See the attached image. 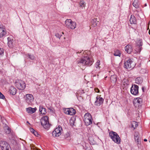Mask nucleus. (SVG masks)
I'll return each mask as SVG.
<instances>
[{"mask_svg": "<svg viewBox=\"0 0 150 150\" xmlns=\"http://www.w3.org/2000/svg\"><path fill=\"white\" fill-rule=\"evenodd\" d=\"M94 61L93 59L88 57H84L77 61L78 64L81 63L83 65H91Z\"/></svg>", "mask_w": 150, "mask_h": 150, "instance_id": "f257e3e1", "label": "nucleus"}, {"mask_svg": "<svg viewBox=\"0 0 150 150\" xmlns=\"http://www.w3.org/2000/svg\"><path fill=\"white\" fill-rule=\"evenodd\" d=\"M109 136L111 139L115 143L117 144L120 143L121 139L117 133L111 131L109 133Z\"/></svg>", "mask_w": 150, "mask_h": 150, "instance_id": "f03ea898", "label": "nucleus"}, {"mask_svg": "<svg viewBox=\"0 0 150 150\" xmlns=\"http://www.w3.org/2000/svg\"><path fill=\"white\" fill-rule=\"evenodd\" d=\"M41 125L46 129L49 128L51 125L49 123L48 117L47 116H44L40 120Z\"/></svg>", "mask_w": 150, "mask_h": 150, "instance_id": "7ed1b4c3", "label": "nucleus"}, {"mask_svg": "<svg viewBox=\"0 0 150 150\" xmlns=\"http://www.w3.org/2000/svg\"><path fill=\"white\" fill-rule=\"evenodd\" d=\"M135 63L131 59L126 60L124 62V67L127 69H133L135 66Z\"/></svg>", "mask_w": 150, "mask_h": 150, "instance_id": "20e7f679", "label": "nucleus"}, {"mask_svg": "<svg viewBox=\"0 0 150 150\" xmlns=\"http://www.w3.org/2000/svg\"><path fill=\"white\" fill-rule=\"evenodd\" d=\"M84 121L86 126L91 124L92 122V119L91 114L88 113H86L84 116Z\"/></svg>", "mask_w": 150, "mask_h": 150, "instance_id": "39448f33", "label": "nucleus"}, {"mask_svg": "<svg viewBox=\"0 0 150 150\" xmlns=\"http://www.w3.org/2000/svg\"><path fill=\"white\" fill-rule=\"evenodd\" d=\"M65 26L69 28L74 29L76 27V23L73 22L70 19H67L65 21Z\"/></svg>", "mask_w": 150, "mask_h": 150, "instance_id": "423d86ee", "label": "nucleus"}, {"mask_svg": "<svg viewBox=\"0 0 150 150\" xmlns=\"http://www.w3.org/2000/svg\"><path fill=\"white\" fill-rule=\"evenodd\" d=\"M16 85L18 89L21 90H23L26 86L24 81L22 80H19L16 82Z\"/></svg>", "mask_w": 150, "mask_h": 150, "instance_id": "0eeeda50", "label": "nucleus"}, {"mask_svg": "<svg viewBox=\"0 0 150 150\" xmlns=\"http://www.w3.org/2000/svg\"><path fill=\"white\" fill-rule=\"evenodd\" d=\"M62 131V127L59 126L58 127L56 128L52 133V136L54 137L59 136L61 134V132Z\"/></svg>", "mask_w": 150, "mask_h": 150, "instance_id": "6e6552de", "label": "nucleus"}, {"mask_svg": "<svg viewBox=\"0 0 150 150\" xmlns=\"http://www.w3.org/2000/svg\"><path fill=\"white\" fill-rule=\"evenodd\" d=\"M0 146L2 150H10L11 149L9 145L4 141H1L0 142Z\"/></svg>", "mask_w": 150, "mask_h": 150, "instance_id": "1a4fd4ad", "label": "nucleus"}, {"mask_svg": "<svg viewBox=\"0 0 150 150\" xmlns=\"http://www.w3.org/2000/svg\"><path fill=\"white\" fill-rule=\"evenodd\" d=\"M64 113L67 114L73 115L76 113V110L72 108H67L64 109Z\"/></svg>", "mask_w": 150, "mask_h": 150, "instance_id": "9d476101", "label": "nucleus"}, {"mask_svg": "<svg viewBox=\"0 0 150 150\" xmlns=\"http://www.w3.org/2000/svg\"><path fill=\"white\" fill-rule=\"evenodd\" d=\"M138 86L137 85H132L130 91L131 93L135 95H137L138 93Z\"/></svg>", "mask_w": 150, "mask_h": 150, "instance_id": "9b49d317", "label": "nucleus"}, {"mask_svg": "<svg viewBox=\"0 0 150 150\" xmlns=\"http://www.w3.org/2000/svg\"><path fill=\"white\" fill-rule=\"evenodd\" d=\"M25 100L28 104H30L33 101L34 98L30 94H27L24 96Z\"/></svg>", "mask_w": 150, "mask_h": 150, "instance_id": "f8f14e48", "label": "nucleus"}, {"mask_svg": "<svg viewBox=\"0 0 150 150\" xmlns=\"http://www.w3.org/2000/svg\"><path fill=\"white\" fill-rule=\"evenodd\" d=\"M135 142L138 146L141 144V139L139 138V134L138 133H135L134 135Z\"/></svg>", "mask_w": 150, "mask_h": 150, "instance_id": "ddd939ff", "label": "nucleus"}, {"mask_svg": "<svg viewBox=\"0 0 150 150\" xmlns=\"http://www.w3.org/2000/svg\"><path fill=\"white\" fill-rule=\"evenodd\" d=\"M6 34V29L4 27L0 26V38L4 36Z\"/></svg>", "mask_w": 150, "mask_h": 150, "instance_id": "4468645a", "label": "nucleus"}, {"mask_svg": "<svg viewBox=\"0 0 150 150\" xmlns=\"http://www.w3.org/2000/svg\"><path fill=\"white\" fill-rule=\"evenodd\" d=\"M96 100L95 101V104L97 105H100L103 102V99L102 97L98 96L96 97Z\"/></svg>", "mask_w": 150, "mask_h": 150, "instance_id": "2eb2a0df", "label": "nucleus"}, {"mask_svg": "<svg viewBox=\"0 0 150 150\" xmlns=\"http://www.w3.org/2000/svg\"><path fill=\"white\" fill-rule=\"evenodd\" d=\"M125 51L128 53H131L133 50L132 46L130 45H127L125 47Z\"/></svg>", "mask_w": 150, "mask_h": 150, "instance_id": "dca6fc26", "label": "nucleus"}, {"mask_svg": "<svg viewBox=\"0 0 150 150\" xmlns=\"http://www.w3.org/2000/svg\"><path fill=\"white\" fill-rule=\"evenodd\" d=\"M137 46L139 48V49L137 51V52H140L142 49V45L143 43L142 40L139 39L137 40Z\"/></svg>", "mask_w": 150, "mask_h": 150, "instance_id": "f3484780", "label": "nucleus"}, {"mask_svg": "<svg viewBox=\"0 0 150 150\" xmlns=\"http://www.w3.org/2000/svg\"><path fill=\"white\" fill-rule=\"evenodd\" d=\"M142 102V99L140 98H136L133 101V104L134 105H138Z\"/></svg>", "mask_w": 150, "mask_h": 150, "instance_id": "a211bd4d", "label": "nucleus"}, {"mask_svg": "<svg viewBox=\"0 0 150 150\" xmlns=\"http://www.w3.org/2000/svg\"><path fill=\"white\" fill-rule=\"evenodd\" d=\"M35 108L29 107L26 108V111L28 113L32 114L35 112Z\"/></svg>", "mask_w": 150, "mask_h": 150, "instance_id": "6ab92c4d", "label": "nucleus"}, {"mask_svg": "<svg viewBox=\"0 0 150 150\" xmlns=\"http://www.w3.org/2000/svg\"><path fill=\"white\" fill-rule=\"evenodd\" d=\"M39 111L41 114L43 115L45 114L46 112V109L41 106H40Z\"/></svg>", "mask_w": 150, "mask_h": 150, "instance_id": "aec40b11", "label": "nucleus"}, {"mask_svg": "<svg viewBox=\"0 0 150 150\" xmlns=\"http://www.w3.org/2000/svg\"><path fill=\"white\" fill-rule=\"evenodd\" d=\"M130 21L131 24L135 23L136 22V19L134 15H131L130 19Z\"/></svg>", "mask_w": 150, "mask_h": 150, "instance_id": "412c9836", "label": "nucleus"}, {"mask_svg": "<svg viewBox=\"0 0 150 150\" xmlns=\"http://www.w3.org/2000/svg\"><path fill=\"white\" fill-rule=\"evenodd\" d=\"M135 82L137 84L141 83L142 82V79L141 77H139L135 79Z\"/></svg>", "mask_w": 150, "mask_h": 150, "instance_id": "4be33fe9", "label": "nucleus"}, {"mask_svg": "<svg viewBox=\"0 0 150 150\" xmlns=\"http://www.w3.org/2000/svg\"><path fill=\"white\" fill-rule=\"evenodd\" d=\"M8 41V45L9 47H11L12 46L13 40L11 39V38L10 37L7 38Z\"/></svg>", "mask_w": 150, "mask_h": 150, "instance_id": "5701e85b", "label": "nucleus"}, {"mask_svg": "<svg viewBox=\"0 0 150 150\" xmlns=\"http://www.w3.org/2000/svg\"><path fill=\"white\" fill-rule=\"evenodd\" d=\"M10 93L12 95H15L16 93V89L13 87H11L10 89Z\"/></svg>", "mask_w": 150, "mask_h": 150, "instance_id": "b1692460", "label": "nucleus"}, {"mask_svg": "<svg viewBox=\"0 0 150 150\" xmlns=\"http://www.w3.org/2000/svg\"><path fill=\"white\" fill-rule=\"evenodd\" d=\"M138 0H135L133 3V6L136 8H139Z\"/></svg>", "mask_w": 150, "mask_h": 150, "instance_id": "393cba45", "label": "nucleus"}, {"mask_svg": "<svg viewBox=\"0 0 150 150\" xmlns=\"http://www.w3.org/2000/svg\"><path fill=\"white\" fill-rule=\"evenodd\" d=\"M110 80L111 82H116L117 79L116 76L115 75H112L110 77Z\"/></svg>", "mask_w": 150, "mask_h": 150, "instance_id": "a878e982", "label": "nucleus"}, {"mask_svg": "<svg viewBox=\"0 0 150 150\" xmlns=\"http://www.w3.org/2000/svg\"><path fill=\"white\" fill-rule=\"evenodd\" d=\"M138 126L137 123L135 121H133L132 123V127L135 129Z\"/></svg>", "mask_w": 150, "mask_h": 150, "instance_id": "bb28decb", "label": "nucleus"}, {"mask_svg": "<svg viewBox=\"0 0 150 150\" xmlns=\"http://www.w3.org/2000/svg\"><path fill=\"white\" fill-rule=\"evenodd\" d=\"M26 56L28 57V58L32 60H33L35 58V57L33 55H31L30 54H26Z\"/></svg>", "mask_w": 150, "mask_h": 150, "instance_id": "cd10ccee", "label": "nucleus"}, {"mask_svg": "<svg viewBox=\"0 0 150 150\" xmlns=\"http://www.w3.org/2000/svg\"><path fill=\"white\" fill-rule=\"evenodd\" d=\"M114 55L115 56L120 57L121 55V53L119 50H117L115 52Z\"/></svg>", "mask_w": 150, "mask_h": 150, "instance_id": "c85d7f7f", "label": "nucleus"}, {"mask_svg": "<svg viewBox=\"0 0 150 150\" xmlns=\"http://www.w3.org/2000/svg\"><path fill=\"white\" fill-rule=\"evenodd\" d=\"M96 19L94 18L92 20L91 23L93 27H95L97 25Z\"/></svg>", "mask_w": 150, "mask_h": 150, "instance_id": "c756f323", "label": "nucleus"}, {"mask_svg": "<svg viewBox=\"0 0 150 150\" xmlns=\"http://www.w3.org/2000/svg\"><path fill=\"white\" fill-rule=\"evenodd\" d=\"M79 5L81 7H84L85 6L84 1L83 0H81L80 2Z\"/></svg>", "mask_w": 150, "mask_h": 150, "instance_id": "7c9ffc66", "label": "nucleus"}, {"mask_svg": "<svg viewBox=\"0 0 150 150\" xmlns=\"http://www.w3.org/2000/svg\"><path fill=\"white\" fill-rule=\"evenodd\" d=\"M4 52V49L3 48H0V58L3 56Z\"/></svg>", "mask_w": 150, "mask_h": 150, "instance_id": "2f4dec72", "label": "nucleus"}, {"mask_svg": "<svg viewBox=\"0 0 150 150\" xmlns=\"http://www.w3.org/2000/svg\"><path fill=\"white\" fill-rule=\"evenodd\" d=\"M96 67L97 68H99V66L100 65V61L99 60H98L96 64Z\"/></svg>", "mask_w": 150, "mask_h": 150, "instance_id": "473e14b6", "label": "nucleus"}, {"mask_svg": "<svg viewBox=\"0 0 150 150\" xmlns=\"http://www.w3.org/2000/svg\"><path fill=\"white\" fill-rule=\"evenodd\" d=\"M62 35L61 34H59V33H57L55 34V36L57 38H59V39H60Z\"/></svg>", "mask_w": 150, "mask_h": 150, "instance_id": "72a5a7b5", "label": "nucleus"}, {"mask_svg": "<svg viewBox=\"0 0 150 150\" xmlns=\"http://www.w3.org/2000/svg\"><path fill=\"white\" fill-rule=\"evenodd\" d=\"M5 97L0 92V98L4 99Z\"/></svg>", "mask_w": 150, "mask_h": 150, "instance_id": "f704fd0d", "label": "nucleus"}, {"mask_svg": "<svg viewBox=\"0 0 150 150\" xmlns=\"http://www.w3.org/2000/svg\"><path fill=\"white\" fill-rule=\"evenodd\" d=\"M33 134L36 136H38V132L35 131L33 133Z\"/></svg>", "mask_w": 150, "mask_h": 150, "instance_id": "c9c22d12", "label": "nucleus"}, {"mask_svg": "<svg viewBox=\"0 0 150 150\" xmlns=\"http://www.w3.org/2000/svg\"><path fill=\"white\" fill-rule=\"evenodd\" d=\"M30 132L33 134V133L34 132L35 130H34V129L32 128H30Z\"/></svg>", "mask_w": 150, "mask_h": 150, "instance_id": "e433bc0d", "label": "nucleus"}, {"mask_svg": "<svg viewBox=\"0 0 150 150\" xmlns=\"http://www.w3.org/2000/svg\"><path fill=\"white\" fill-rule=\"evenodd\" d=\"M95 91L96 92L98 93L99 92V90L97 88H95Z\"/></svg>", "mask_w": 150, "mask_h": 150, "instance_id": "4c0bfd02", "label": "nucleus"}, {"mask_svg": "<svg viewBox=\"0 0 150 150\" xmlns=\"http://www.w3.org/2000/svg\"><path fill=\"white\" fill-rule=\"evenodd\" d=\"M69 136V134L68 133H67L65 135V136L66 137H67Z\"/></svg>", "mask_w": 150, "mask_h": 150, "instance_id": "58836bf2", "label": "nucleus"}, {"mask_svg": "<svg viewBox=\"0 0 150 150\" xmlns=\"http://www.w3.org/2000/svg\"><path fill=\"white\" fill-rule=\"evenodd\" d=\"M7 130V131H6V132L8 134L10 132V131L8 128Z\"/></svg>", "mask_w": 150, "mask_h": 150, "instance_id": "ea45409f", "label": "nucleus"}, {"mask_svg": "<svg viewBox=\"0 0 150 150\" xmlns=\"http://www.w3.org/2000/svg\"><path fill=\"white\" fill-rule=\"evenodd\" d=\"M149 22L148 23V28H147V30H149Z\"/></svg>", "mask_w": 150, "mask_h": 150, "instance_id": "a19ab883", "label": "nucleus"}, {"mask_svg": "<svg viewBox=\"0 0 150 150\" xmlns=\"http://www.w3.org/2000/svg\"><path fill=\"white\" fill-rule=\"evenodd\" d=\"M141 11V9H138V10H137V11L138 12H139V11Z\"/></svg>", "mask_w": 150, "mask_h": 150, "instance_id": "79ce46f5", "label": "nucleus"}, {"mask_svg": "<svg viewBox=\"0 0 150 150\" xmlns=\"http://www.w3.org/2000/svg\"><path fill=\"white\" fill-rule=\"evenodd\" d=\"M144 141L145 142H146L147 141V140L146 139H144Z\"/></svg>", "mask_w": 150, "mask_h": 150, "instance_id": "37998d69", "label": "nucleus"}, {"mask_svg": "<svg viewBox=\"0 0 150 150\" xmlns=\"http://www.w3.org/2000/svg\"><path fill=\"white\" fill-rule=\"evenodd\" d=\"M149 34L150 35V29H149Z\"/></svg>", "mask_w": 150, "mask_h": 150, "instance_id": "c03bdc74", "label": "nucleus"}, {"mask_svg": "<svg viewBox=\"0 0 150 150\" xmlns=\"http://www.w3.org/2000/svg\"><path fill=\"white\" fill-rule=\"evenodd\" d=\"M147 6V4H144V6Z\"/></svg>", "mask_w": 150, "mask_h": 150, "instance_id": "a18cd8bd", "label": "nucleus"}, {"mask_svg": "<svg viewBox=\"0 0 150 150\" xmlns=\"http://www.w3.org/2000/svg\"><path fill=\"white\" fill-rule=\"evenodd\" d=\"M142 90H144V88L143 87H142Z\"/></svg>", "mask_w": 150, "mask_h": 150, "instance_id": "49530a36", "label": "nucleus"}, {"mask_svg": "<svg viewBox=\"0 0 150 150\" xmlns=\"http://www.w3.org/2000/svg\"><path fill=\"white\" fill-rule=\"evenodd\" d=\"M62 34H64V33H63V32H62Z\"/></svg>", "mask_w": 150, "mask_h": 150, "instance_id": "de8ad7c7", "label": "nucleus"}, {"mask_svg": "<svg viewBox=\"0 0 150 150\" xmlns=\"http://www.w3.org/2000/svg\"><path fill=\"white\" fill-rule=\"evenodd\" d=\"M78 53H79V52H78ZM77 53H78V52H77Z\"/></svg>", "mask_w": 150, "mask_h": 150, "instance_id": "09e8293b", "label": "nucleus"}, {"mask_svg": "<svg viewBox=\"0 0 150 150\" xmlns=\"http://www.w3.org/2000/svg\"><path fill=\"white\" fill-rule=\"evenodd\" d=\"M149 142H150V141H149Z\"/></svg>", "mask_w": 150, "mask_h": 150, "instance_id": "8fccbe9b", "label": "nucleus"}]
</instances>
